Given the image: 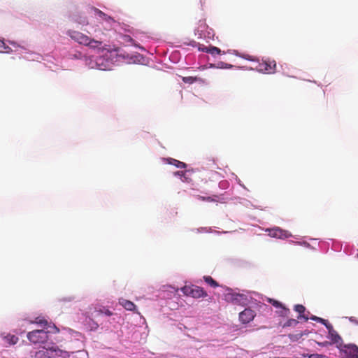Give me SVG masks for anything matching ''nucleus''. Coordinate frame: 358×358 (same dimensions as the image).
Returning <instances> with one entry per match:
<instances>
[{"instance_id": "f257e3e1", "label": "nucleus", "mask_w": 358, "mask_h": 358, "mask_svg": "<svg viewBox=\"0 0 358 358\" xmlns=\"http://www.w3.org/2000/svg\"><path fill=\"white\" fill-rule=\"evenodd\" d=\"M69 353L59 349L57 346H43L37 351H31L30 352L31 358H54L55 357H69Z\"/></svg>"}, {"instance_id": "f03ea898", "label": "nucleus", "mask_w": 358, "mask_h": 358, "mask_svg": "<svg viewBox=\"0 0 358 358\" xmlns=\"http://www.w3.org/2000/svg\"><path fill=\"white\" fill-rule=\"evenodd\" d=\"M68 35L75 41L84 45H88L92 48H98L101 44V41L92 39L88 36L78 31L69 30Z\"/></svg>"}, {"instance_id": "7ed1b4c3", "label": "nucleus", "mask_w": 358, "mask_h": 358, "mask_svg": "<svg viewBox=\"0 0 358 358\" xmlns=\"http://www.w3.org/2000/svg\"><path fill=\"white\" fill-rule=\"evenodd\" d=\"M29 341L34 344H43L48 340V332L44 329L34 330L27 334Z\"/></svg>"}, {"instance_id": "20e7f679", "label": "nucleus", "mask_w": 358, "mask_h": 358, "mask_svg": "<svg viewBox=\"0 0 358 358\" xmlns=\"http://www.w3.org/2000/svg\"><path fill=\"white\" fill-rule=\"evenodd\" d=\"M181 290L185 295L196 299L207 296L206 292L202 287L193 285H185Z\"/></svg>"}, {"instance_id": "39448f33", "label": "nucleus", "mask_w": 358, "mask_h": 358, "mask_svg": "<svg viewBox=\"0 0 358 358\" xmlns=\"http://www.w3.org/2000/svg\"><path fill=\"white\" fill-rule=\"evenodd\" d=\"M341 358H358V347L355 344L344 345L340 350Z\"/></svg>"}, {"instance_id": "423d86ee", "label": "nucleus", "mask_w": 358, "mask_h": 358, "mask_svg": "<svg viewBox=\"0 0 358 358\" xmlns=\"http://www.w3.org/2000/svg\"><path fill=\"white\" fill-rule=\"evenodd\" d=\"M225 299L234 305L246 306L248 303L247 296L244 294L237 293H227Z\"/></svg>"}, {"instance_id": "0eeeda50", "label": "nucleus", "mask_w": 358, "mask_h": 358, "mask_svg": "<svg viewBox=\"0 0 358 358\" xmlns=\"http://www.w3.org/2000/svg\"><path fill=\"white\" fill-rule=\"evenodd\" d=\"M276 62L274 60H264L259 63L256 69L265 73H273L275 71Z\"/></svg>"}, {"instance_id": "6e6552de", "label": "nucleus", "mask_w": 358, "mask_h": 358, "mask_svg": "<svg viewBox=\"0 0 358 358\" xmlns=\"http://www.w3.org/2000/svg\"><path fill=\"white\" fill-rule=\"evenodd\" d=\"M266 231H268V235L273 238L284 239L292 236V234L288 231L283 230L279 227H274Z\"/></svg>"}, {"instance_id": "1a4fd4ad", "label": "nucleus", "mask_w": 358, "mask_h": 358, "mask_svg": "<svg viewBox=\"0 0 358 358\" xmlns=\"http://www.w3.org/2000/svg\"><path fill=\"white\" fill-rule=\"evenodd\" d=\"M255 312L250 308H245L239 313V320L243 324H248L255 317Z\"/></svg>"}, {"instance_id": "9d476101", "label": "nucleus", "mask_w": 358, "mask_h": 358, "mask_svg": "<svg viewBox=\"0 0 358 358\" xmlns=\"http://www.w3.org/2000/svg\"><path fill=\"white\" fill-rule=\"evenodd\" d=\"M91 10H93L95 13V14L99 15L103 20L108 22L110 26L113 23L115 22L113 17L108 16L105 13L102 12L101 10L95 7H92Z\"/></svg>"}, {"instance_id": "9b49d317", "label": "nucleus", "mask_w": 358, "mask_h": 358, "mask_svg": "<svg viewBox=\"0 0 358 358\" xmlns=\"http://www.w3.org/2000/svg\"><path fill=\"white\" fill-rule=\"evenodd\" d=\"M294 310L299 313L298 320H303L305 322L308 321L309 317L305 315L306 308L303 305L297 304L294 306Z\"/></svg>"}, {"instance_id": "f8f14e48", "label": "nucleus", "mask_w": 358, "mask_h": 358, "mask_svg": "<svg viewBox=\"0 0 358 358\" xmlns=\"http://www.w3.org/2000/svg\"><path fill=\"white\" fill-rule=\"evenodd\" d=\"M119 303L127 310L135 311L136 310V305L131 301L121 299H120Z\"/></svg>"}, {"instance_id": "ddd939ff", "label": "nucleus", "mask_w": 358, "mask_h": 358, "mask_svg": "<svg viewBox=\"0 0 358 358\" xmlns=\"http://www.w3.org/2000/svg\"><path fill=\"white\" fill-rule=\"evenodd\" d=\"M328 332L329 335V338L331 341L334 343H338L341 341V337L338 335V334L335 331L332 327H329Z\"/></svg>"}, {"instance_id": "4468645a", "label": "nucleus", "mask_w": 358, "mask_h": 358, "mask_svg": "<svg viewBox=\"0 0 358 358\" xmlns=\"http://www.w3.org/2000/svg\"><path fill=\"white\" fill-rule=\"evenodd\" d=\"M3 339L5 340V341L10 344V345H14V344H16L19 340L18 337L15 336V335H10V334H8L7 336H6Z\"/></svg>"}, {"instance_id": "2eb2a0df", "label": "nucleus", "mask_w": 358, "mask_h": 358, "mask_svg": "<svg viewBox=\"0 0 358 358\" xmlns=\"http://www.w3.org/2000/svg\"><path fill=\"white\" fill-rule=\"evenodd\" d=\"M196 198L203 201H208V202H215V201H218V196H216V195H214L213 196H203L197 195Z\"/></svg>"}, {"instance_id": "dca6fc26", "label": "nucleus", "mask_w": 358, "mask_h": 358, "mask_svg": "<svg viewBox=\"0 0 358 358\" xmlns=\"http://www.w3.org/2000/svg\"><path fill=\"white\" fill-rule=\"evenodd\" d=\"M95 312L96 313V315L105 314L106 315L111 316L113 315L112 311H110L106 307H101L99 308H95Z\"/></svg>"}, {"instance_id": "f3484780", "label": "nucleus", "mask_w": 358, "mask_h": 358, "mask_svg": "<svg viewBox=\"0 0 358 358\" xmlns=\"http://www.w3.org/2000/svg\"><path fill=\"white\" fill-rule=\"evenodd\" d=\"M208 53L213 56H215L216 55H224L225 52L215 46L210 45Z\"/></svg>"}, {"instance_id": "a211bd4d", "label": "nucleus", "mask_w": 358, "mask_h": 358, "mask_svg": "<svg viewBox=\"0 0 358 358\" xmlns=\"http://www.w3.org/2000/svg\"><path fill=\"white\" fill-rule=\"evenodd\" d=\"M280 310L277 311V313L280 316L284 317H289V315L290 314V310L289 308H286L283 305H282V307H280Z\"/></svg>"}, {"instance_id": "6ab92c4d", "label": "nucleus", "mask_w": 358, "mask_h": 358, "mask_svg": "<svg viewBox=\"0 0 358 358\" xmlns=\"http://www.w3.org/2000/svg\"><path fill=\"white\" fill-rule=\"evenodd\" d=\"M45 332H48V335L49 334H57L59 331V329L55 324H48V326L44 328Z\"/></svg>"}, {"instance_id": "aec40b11", "label": "nucleus", "mask_w": 358, "mask_h": 358, "mask_svg": "<svg viewBox=\"0 0 358 358\" xmlns=\"http://www.w3.org/2000/svg\"><path fill=\"white\" fill-rule=\"evenodd\" d=\"M75 21L81 25H87L89 24L88 20L85 16L77 15L75 16Z\"/></svg>"}, {"instance_id": "412c9836", "label": "nucleus", "mask_w": 358, "mask_h": 358, "mask_svg": "<svg viewBox=\"0 0 358 358\" xmlns=\"http://www.w3.org/2000/svg\"><path fill=\"white\" fill-rule=\"evenodd\" d=\"M204 281L213 287H217L219 284L210 276H204Z\"/></svg>"}, {"instance_id": "4be33fe9", "label": "nucleus", "mask_w": 358, "mask_h": 358, "mask_svg": "<svg viewBox=\"0 0 358 358\" xmlns=\"http://www.w3.org/2000/svg\"><path fill=\"white\" fill-rule=\"evenodd\" d=\"M11 48L6 45L3 41L0 40V52L9 53Z\"/></svg>"}, {"instance_id": "5701e85b", "label": "nucleus", "mask_w": 358, "mask_h": 358, "mask_svg": "<svg viewBox=\"0 0 358 358\" xmlns=\"http://www.w3.org/2000/svg\"><path fill=\"white\" fill-rule=\"evenodd\" d=\"M169 163L180 169H184L186 168L187 166L186 164H185L184 162H180L174 159H171V162Z\"/></svg>"}, {"instance_id": "b1692460", "label": "nucleus", "mask_w": 358, "mask_h": 358, "mask_svg": "<svg viewBox=\"0 0 358 358\" xmlns=\"http://www.w3.org/2000/svg\"><path fill=\"white\" fill-rule=\"evenodd\" d=\"M299 323V321L295 319H289L287 321L283 324V327H287L291 326H296Z\"/></svg>"}, {"instance_id": "393cba45", "label": "nucleus", "mask_w": 358, "mask_h": 358, "mask_svg": "<svg viewBox=\"0 0 358 358\" xmlns=\"http://www.w3.org/2000/svg\"><path fill=\"white\" fill-rule=\"evenodd\" d=\"M182 80L185 83L192 84L197 80V78L192 77V76H187V77H182Z\"/></svg>"}, {"instance_id": "a878e982", "label": "nucleus", "mask_w": 358, "mask_h": 358, "mask_svg": "<svg viewBox=\"0 0 358 358\" xmlns=\"http://www.w3.org/2000/svg\"><path fill=\"white\" fill-rule=\"evenodd\" d=\"M268 301L275 308H280V307H282V304L280 301L275 300L273 299H268Z\"/></svg>"}, {"instance_id": "bb28decb", "label": "nucleus", "mask_w": 358, "mask_h": 358, "mask_svg": "<svg viewBox=\"0 0 358 358\" xmlns=\"http://www.w3.org/2000/svg\"><path fill=\"white\" fill-rule=\"evenodd\" d=\"M35 323L38 324L43 326V329L45 328L48 326V324L47 320H43V319H38V318L36 319Z\"/></svg>"}, {"instance_id": "cd10ccee", "label": "nucleus", "mask_w": 358, "mask_h": 358, "mask_svg": "<svg viewBox=\"0 0 358 358\" xmlns=\"http://www.w3.org/2000/svg\"><path fill=\"white\" fill-rule=\"evenodd\" d=\"M90 321L91 322L90 330H92V331L96 330L98 329V327H99V324H97V322H96L95 321H94L92 319H90Z\"/></svg>"}, {"instance_id": "c85d7f7f", "label": "nucleus", "mask_w": 358, "mask_h": 358, "mask_svg": "<svg viewBox=\"0 0 358 358\" xmlns=\"http://www.w3.org/2000/svg\"><path fill=\"white\" fill-rule=\"evenodd\" d=\"M319 322L324 324L327 329H329V327H332V325L327 320L321 317Z\"/></svg>"}, {"instance_id": "c756f323", "label": "nucleus", "mask_w": 358, "mask_h": 358, "mask_svg": "<svg viewBox=\"0 0 358 358\" xmlns=\"http://www.w3.org/2000/svg\"><path fill=\"white\" fill-rule=\"evenodd\" d=\"M209 48L210 46H205L203 45H199V50L200 51H202V52H207L208 53L209 52Z\"/></svg>"}, {"instance_id": "7c9ffc66", "label": "nucleus", "mask_w": 358, "mask_h": 358, "mask_svg": "<svg viewBox=\"0 0 358 358\" xmlns=\"http://www.w3.org/2000/svg\"><path fill=\"white\" fill-rule=\"evenodd\" d=\"M123 38H124V41L125 42H129L131 43V44H134V39L129 35H124L123 36Z\"/></svg>"}, {"instance_id": "2f4dec72", "label": "nucleus", "mask_w": 358, "mask_h": 358, "mask_svg": "<svg viewBox=\"0 0 358 358\" xmlns=\"http://www.w3.org/2000/svg\"><path fill=\"white\" fill-rule=\"evenodd\" d=\"M349 320L351 322H353L355 323V324L358 325V318L355 317H349Z\"/></svg>"}, {"instance_id": "473e14b6", "label": "nucleus", "mask_w": 358, "mask_h": 358, "mask_svg": "<svg viewBox=\"0 0 358 358\" xmlns=\"http://www.w3.org/2000/svg\"><path fill=\"white\" fill-rule=\"evenodd\" d=\"M310 320H313V321H315V322H319L320 320V317H317V316H315V315H313L310 317Z\"/></svg>"}, {"instance_id": "72a5a7b5", "label": "nucleus", "mask_w": 358, "mask_h": 358, "mask_svg": "<svg viewBox=\"0 0 358 358\" xmlns=\"http://www.w3.org/2000/svg\"><path fill=\"white\" fill-rule=\"evenodd\" d=\"M92 31H94V32L101 31L100 29L99 28V27L97 25L92 26Z\"/></svg>"}, {"instance_id": "f704fd0d", "label": "nucleus", "mask_w": 358, "mask_h": 358, "mask_svg": "<svg viewBox=\"0 0 358 358\" xmlns=\"http://www.w3.org/2000/svg\"><path fill=\"white\" fill-rule=\"evenodd\" d=\"M174 174L180 176H184V173L182 171H176V172L174 173Z\"/></svg>"}, {"instance_id": "c9c22d12", "label": "nucleus", "mask_w": 358, "mask_h": 358, "mask_svg": "<svg viewBox=\"0 0 358 358\" xmlns=\"http://www.w3.org/2000/svg\"><path fill=\"white\" fill-rule=\"evenodd\" d=\"M319 357L318 355H311L310 356V358H317Z\"/></svg>"}, {"instance_id": "e433bc0d", "label": "nucleus", "mask_w": 358, "mask_h": 358, "mask_svg": "<svg viewBox=\"0 0 358 358\" xmlns=\"http://www.w3.org/2000/svg\"><path fill=\"white\" fill-rule=\"evenodd\" d=\"M10 44L14 45L15 43L14 42H10Z\"/></svg>"}, {"instance_id": "4c0bfd02", "label": "nucleus", "mask_w": 358, "mask_h": 358, "mask_svg": "<svg viewBox=\"0 0 358 358\" xmlns=\"http://www.w3.org/2000/svg\"><path fill=\"white\" fill-rule=\"evenodd\" d=\"M357 257H358V253H357Z\"/></svg>"}]
</instances>
